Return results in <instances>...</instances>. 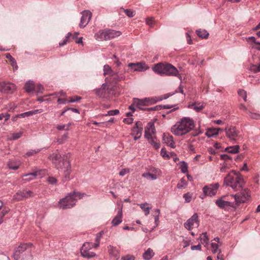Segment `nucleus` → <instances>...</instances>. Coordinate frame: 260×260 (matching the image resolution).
Segmentation results:
<instances>
[{"label":"nucleus","mask_w":260,"mask_h":260,"mask_svg":"<svg viewBox=\"0 0 260 260\" xmlns=\"http://www.w3.org/2000/svg\"><path fill=\"white\" fill-rule=\"evenodd\" d=\"M71 154L64 153L62 155L54 153L50 156V159L57 169H61L64 172L66 179L69 178L71 173V164L69 160Z\"/></svg>","instance_id":"nucleus-1"},{"label":"nucleus","mask_w":260,"mask_h":260,"mask_svg":"<svg viewBox=\"0 0 260 260\" xmlns=\"http://www.w3.org/2000/svg\"><path fill=\"white\" fill-rule=\"evenodd\" d=\"M195 124L193 120L188 117L180 119L171 127L172 133L177 136H182L193 129Z\"/></svg>","instance_id":"nucleus-2"},{"label":"nucleus","mask_w":260,"mask_h":260,"mask_svg":"<svg viewBox=\"0 0 260 260\" xmlns=\"http://www.w3.org/2000/svg\"><path fill=\"white\" fill-rule=\"evenodd\" d=\"M224 183L238 191L243 187L244 182L240 173L233 170L224 178Z\"/></svg>","instance_id":"nucleus-3"},{"label":"nucleus","mask_w":260,"mask_h":260,"mask_svg":"<svg viewBox=\"0 0 260 260\" xmlns=\"http://www.w3.org/2000/svg\"><path fill=\"white\" fill-rule=\"evenodd\" d=\"M85 195L84 193L75 191L69 193L65 198L59 200V207L62 209L71 208L75 206L78 199H82Z\"/></svg>","instance_id":"nucleus-4"},{"label":"nucleus","mask_w":260,"mask_h":260,"mask_svg":"<svg viewBox=\"0 0 260 260\" xmlns=\"http://www.w3.org/2000/svg\"><path fill=\"white\" fill-rule=\"evenodd\" d=\"M121 35L120 31L113 29H105L99 31L95 35V38L99 41L109 40L119 37Z\"/></svg>","instance_id":"nucleus-5"},{"label":"nucleus","mask_w":260,"mask_h":260,"mask_svg":"<svg viewBox=\"0 0 260 260\" xmlns=\"http://www.w3.org/2000/svg\"><path fill=\"white\" fill-rule=\"evenodd\" d=\"M99 246L98 243L90 242L84 243L80 249V253L82 256L86 258H91L95 256L94 252L90 251L92 248H96Z\"/></svg>","instance_id":"nucleus-6"},{"label":"nucleus","mask_w":260,"mask_h":260,"mask_svg":"<svg viewBox=\"0 0 260 260\" xmlns=\"http://www.w3.org/2000/svg\"><path fill=\"white\" fill-rule=\"evenodd\" d=\"M235 198L237 204L244 203L248 200L250 197V193L248 189H244L240 192L232 196Z\"/></svg>","instance_id":"nucleus-7"},{"label":"nucleus","mask_w":260,"mask_h":260,"mask_svg":"<svg viewBox=\"0 0 260 260\" xmlns=\"http://www.w3.org/2000/svg\"><path fill=\"white\" fill-rule=\"evenodd\" d=\"M219 186V185L218 183L210 184L205 186L203 188L204 196L212 197L215 196L217 192Z\"/></svg>","instance_id":"nucleus-8"},{"label":"nucleus","mask_w":260,"mask_h":260,"mask_svg":"<svg viewBox=\"0 0 260 260\" xmlns=\"http://www.w3.org/2000/svg\"><path fill=\"white\" fill-rule=\"evenodd\" d=\"M199 225V221L197 213H194L184 224V227L188 230H191L194 228H198Z\"/></svg>","instance_id":"nucleus-9"},{"label":"nucleus","mask_w":260,"mask_h":260,"mask_svg":"<svg viewBox=\"0 0 260 260\" xmlns=\"http://www.w3.org/2000/svg\"><path fill=\"white\" fill-rule=\"evenodd\" d=\"M161 171L155 168H153L149 170L142 174V176L150 180H155L161 175Z\"/></svg>","instance_id":"nucleus-10"},{"label":"nucleus","mask_w":260,"mask_h":260,"mask_svg":"<svg viewBox=\"0 0 260 260\" xmlns=\"http://www.w3.org/2000/svg\"><path fill=\"white\" fill-rule=\"evenodd\" d=\"M133 101L134 105L141 110H144L143 107L148 106L153 103L152 99L149 98L142 99L134 98Z\"/></svg>","instance_id":"nucleus-11"},{"label":"nucleus","mask_w":260,"mask_h":260,"mask_svg":"<svg viewBox=\"0 0 260 260\" xmlns=\"http://www.w3.org/2000/svg\"><path fill=\"white\" fill-rule=\"evenodd\" d=\"M33 192L30 190L23 189L22 190H19L13 196V200L15 201H21L23 199L28 198L32 197Z\"/></svg>","instance_id":"nucleus-12"},{"label":"nucleus","mask_w":260,"mask_h":260,"mask_svg":"<svg viewBox=\"0 0 260 260\" xmlns=\"http://www.w3.org/2000/svg\"><path fill=\"white\" fill-rule=\"evenodd\" d=\"M143 131V127L142 122L140 121H137L135 123V126L132 129L131 135L134 136V139L137 140L139 139L142 136Z\"/></svg>","instance_id":"nucleus-13"},{"label":"nucleus","mask_w":260,"mask_h":260,"mask_svg":"<svg viewBox=\"0 0 260 260\" xmlns=\"http://www.w3.org/2000/svg\"><path fill=\"white\" fill-rule=\"evenodd\" d=\"M226 136L231 141L237 140L239 132L234 126H230L225 128Z\"/></svg>","instance_id":"nucleus-14"},{"label":"nucleus","mask_w":260,"mask_h":260,"mask_svg":"<svg viewBox=\"0 0 260 260\" xmlns=\"http://www.w3.org/2000/svg\"><path fill=\"white\" fill-rule=\"evenodd\" d=\"M92 13L88 10H85L82 12V16L79 23V27L84 28L88 23L91 19Z\"/></svg>","instance_id":"nucleus-15"},{"label":"nucleus","mask_w":260,"mask_h":260,"mask_svg":"<svg viewBox=\"0 0 260 260\" xmlns=\"http://www.w3.org/2000/svg\"><path fill=\"white\" fill-rule=\"evenodd\" d=\"M32 244L31 243H22L15 249L14 252V257L15 259L17 260L19 258L20 255L29 247L32 246Z\"/></svg>","instance_id":"nucleus-16"},{"label":"nucleus","mask_w":260,"mask_h":260,"mask_svg":"<svg viewBox=\"0 0 260 260\" xmlns=\"http://www.w3.org/2000/svg\"><path fill=\"white\" fill-rule=\"evenodd\" d=\"M128 66L134 71L137 72H144L149 69L148 66L144 62L137 63H129Z\"/></svg>","instance_id":"nucleus-17"},{"label":"nucleus","mask_w":260,"mask_h":260,"mask_svg":"<svg viewBox=\"0 0 260 260\" xmlns=\"http://www.w3.org/2000/svg\"><path fill=\"white\" fill-rule=\"evenodd\" d=\"M15 89V85L9 82L0 83V91L7 93H11Z\"/></svg>","instance_id":"nucleus-18"},{"label":"nucleus","mask_w":260,"mask_h":260,"mask_svg":"<svg viewBox=\"0 0 260 260\" xmlns=\"http://www.w3.org/2000/svg\"><path fill=\"white\" fill-rule=\"evenodd\" d=\"M178 73V70L174 66L170 63H166L164 75L177 76Z\"/></svg>","instance_id":"nucleus-19"},{"label":"nucleus","mask_w":260,"mask_h":260,"mask_svg":"<svg viewBox=\"0 0 260 260\" xmlns=\"http://www.w3.org/2000/svg\"><path fill=\"white\" fill-rule=\"evenodd\" d=\"M95 92L98 96L104 98L109 92V88L107 83H103L101 88L95 89Z\"/></svg>","instance_id":"nucleus-20"},{"label":"nucleus","mask_w":260,"mask_h":260,"mask_svg":"<svg viewBox=\"0 0 260 260\" xmlns=\"http://www.w3.org/2000/svg\"><path fill=\"white\" fill-rule=\"evenodd\" d=\"M156 131L154 123L152 122L148 123L147 126L145 127L144 137L145 138L152 136L153 134H155Z\"/></svg>","instance_id":"nucleus-21"},{"label":"nucleus","mask_w":260,"mask_h":260,"mask_svg":"<svg viewBox=\"0 0 260 260\" xmlns=\"http://www.w3.org/2000/svg\"><path fill=\"white\" fill-rule=\"evenodd\" d=\"M225 196H222L215 201L216 205L220 208H224L226 207H233L234 203L224 200Z\"/></svg>","instance_id":"nucleus-22"},{"label":"nucleus","mask_w":260,"mask_h":260,"mask_svg":"<svg viewBox=\"0 0 260 260\" xmlns=\"http://www.w3.org/2000/svg\"><path fill=\"white\" fill-rule=\"evenodd\" d=\"M206 105V104L205 103L195 102L192 104H189L187 107L193 109L197 112H199L205 107Z\"/></svg>","instance_id":"nucleus-23"},{"label":"nucleus","mask_w":260,"mask_h":260,"mask_svg":"<svg viewBox=\"0 0 260 260\" xmlns=\"http://www.w3.org/2000/svg\"><path fill=\"white\" fill-rule=\"evenodd\" d=\"M122 208L118 209L116 216L113 219L111 223L113 226H117L122 222Z\"/></svg>","instance_id":"nucleus-24"},{"label":"nucleus","mask_w":260,"mask_h":260,"mask_svg":"<svg viewBox=\"0 0 260 260\" xmlns=\"http://www.w3.org/2000/svg\"><path fill=\"white\" fill-rule=\"evenodd\" d=\"M162 140L165 143L172 148L175 147V143L173 141V138L168 134H164Z\"/></svg>","instance_id":"nucleus-25"},{"label":"nucleus","mask_w":260,"mask_h":260,"mask_svg":"<svg viewBox=\"0 0 260 260\" xmlns=\"http://www.w3.org/2000/svg\"><path fill=\"white\" fill-rule=\"evenodd\" d=\"M166 64L159 62L154 65L153 67V71L160 75H164V70L165 69Z\"/></svg>","instance_id":"nucleus-26"},{"label":"nucleus","mask_w":260,"mask_h":260,"mask_svg":"<svg viewBox=\"0 0 260 260\" xmlns=\"http://www.w3.org/2000/svg\"><path fill=\"white\" fill-rule=\"evenodd\" d=\"M43 112V110L41 109L34 110L26 112H24V113H21L20 114H18L17 115H16V117L24 118L26 117H29V116H32L33 115H35L36 114L41 113Z\"/></svg>","instance_id":"nucleus-27"},{"label":"nucleus","mask_w":260,"mask_h":260,"mask_svg":"<svg viewBox=\"0 0 260 260\" xmlns=\"http://www.w3.org/2000/svg\"><path fill=\"white\" fill-rule=\"evenodd\" d=\"M108 251L109 254L116 259L119 258V251L118 249H117L115 247H114L111 245H109L108 247Z\"/></svg>","instance_id":"nucleus-28"},{"label":"nucleus","mask_w":260,"mask_h":260,"mask_svg":"<svg viewBox=\"0 0 260 260\" xmlns=\"http://www.w3.org/2000/svg\"><path fill=\"white\" fill-rule=\"evenodd\" d=\"M148 142L155 149H158L160 148V145L159 141H157L155 136H151L146 138Z\"/></svg>","instance_id":"nucleus-29"},{"label":"nucleus","mask_w":260,"mask_h":260,"mask_svg":"<svg viewBox=\"0 0 260 260\" xmlns=\"http://www.w3.org/2000/svg\"><path fill=\"white\" fill-rule=\"evenodd\" d=\"M222 129L220 128H211L207 129L206 135L208 138L213 137L215 136L218 135L219 131Z\"/></svg>","instance_id":"nucleus-30"},{"label":"nucleus","mask_w":260,"mask_h":260,"mask_svg":"<svg viewBox=\"0 0 260 260\" xmlns=\"http://www.w3.org/2000/svg\"><path fill=\"white\" fill-rule=\"evenodd\" d=\"M103 74L104 76L109 75L111 77L114 76L116 74V72H114L111 67L108 64L104 65L103 67Z\"/></svg>","instance_id":"nucleus-31"},{"label":"nucleus","mask_w":260,"mask_h":260,"mask_svg":"<svg viewBox=\"0 0 260 260\" xmlns=\"http://www.w3.org/2000/svg\"><path fill=\"white\" fill-rule=\"evenodd\" d=\"M148 205L149 204L147 203L139 204V206L143 211L146 216H147L149 214L150 210L151 209V208L150 207H149Z\"/></svg>","instance_id":"nucleus-32"},{"label":"nucleus","mask_w":260,"mask_h":260,"mask_svg":"<svg viewBox=\"0 0 260 260\" xmlns=\"http://www.w3.org/2000/svg\"><path fill=\"white\" fill-rule=\"evenodd\" d=\"M25 90L27 92L34 91L35 87V85L33 81H27L25 85Z\"/></svg>","instance_id":"nucleus-33"},{"label":"nucleus","mask_w":260,"mask_h":260,"mask_svg":"<svg viewBox=\"0 0 260 260\" xmlns=\"http://www.w3.org/2000/svg\"><path fill=\"white\" fill-rule=\"evenodd\" d=\"M154 255V253L153 252V250L148 248L143 255V258L145 260H150Z\"/></svg>","instance_id":"nucleus-34"},{"label":"nucleus","mask_w":260,"mask_h":260,"mask_svg":"<svg viewBox=\"0 0 260 260\" xmlns=\"http://www.w3.org/2000/svg\"><path fill=\"white\" fill-rule=\"evenodd\" d=\"M225 151L230 153L236 154L239 151V146L238 145H235L228 147L225 149Z\"/></svg>","instance_id":"nucleus-35"},{"label":"nucleus","mask_w":260,"mask_h":260,"mask_svg":"<svg viewBox=\"0 0 260 260\" xmlns=\"http://www.w3.org/2000/svg\"><path fill=\"white\" fill-rule=\"evenodd\" d=\"M8 167L10 169L16 170L19 168V164L15 161L10 160L8 162Z\"/></svg>","instance_id":"nucleus-36"},{"label":"nucleus","mask_w":260,"mask_h":260,"mask_svg":"<svg viewBox=\"0 0 260 260\" xmlns=\"http://www.w3.org/2000/svg\"><path fill=\"white\" fill-rule=\"evenodd\" d=\"M196 32L199 37L202 38L203 39L206 38L209 35V33H208L207 31L205 29L197 30L196 31Z\"/></svg>","instance_id":"nucleus-37"},{"label":"nucleus","mask_w":260,"mask_h":260,"mask_svg":"<svg viewBox=\"0 0 260 260\" xmlns=\"http://www.w3.org/2000/svg\"><path fill=\"white\" fill-rule=\"evenodd\" d=\"M220 245L217 243H212L211 244V246L212 248V252L213 253H216L218 252V253L221 254V250L219 249V246Z\"/></svg>","instance_id":"nucleus-38"},{"label":"nucleus","mask_w":260,"mask_h":260,"mask_svg":"<svg viewBox=\"0 0 260 260\" xmlns=\"http://www.w3.org/2000/svg\"><path fill=\"white\" fill-rule=\"evenodd\" d=\"M200 238V241L202 244H207L208 243L209 239L207 235V233L205 232L202 233Z\"/></svg>","instance_id":"nucleus-39"},{"label":"nucleus","mask_w":260,"mask_h":260,"mask_svg":"<svg viewBox=\"0 0 260 260\" xmlns=\"http://www.w3.org/2000/svg\"><path fill=\"white\" fill-rule=\"evenodd\" d=\"M37 176L36 173H32L30 174H25L23 176L24 180L26 181H30L34 179Z\"/></svg>","instance_id":"nucleus-40"},{"label":"nucleus","mask_w":260,"mask_h":260,"mask_svg":"<svg viewBox=\"0 0 260 260\" xmlns=\"http://www.w3.org/2000/svg\"><path fill=\"white\" fill-rule=\"evenodd\" d=\"M72 36V34L71 32H69L65 37V38L62 40V41L59 43V46H63L65 45L68 42H69L70 38Z\"/></svg>","instance_id":"nucleus-41"},{"label":"nucleus","mask_w":260,"mask_h":260,"mask_svg":"<svg viewBox=\"0 0 260 260\" xmlns=\"http://www.w3.org/2000/svg\"><path fill=\"white\" fill-rule=\"evenodd\" d=\"M112 77H113V79L115 82H118L123 80L125 78V76L123 74H118V73L116 72V74Z\"/></svg>","instance_id":"nucleus-42"},{"label":"nucleus","mask_w":260,"mask_h":260,"mask_svg":"<svg viewBox=\"0 0 260 260\" xmlns=\"http://www.w3.org/2000/svg\"><path fill=\"white\" fill-rule=\"evenodd\" d=\"M187 185V183L184 178L180 179V182L177 184V187L179 189L184 187Z\"/></svg>","instance_id":"nucleus-43"},{"label":"nucleus","mask_w":260,"mask_h":260,"mask_svg":"<svg viewBox=\"0 0 260 260\" xmlns=\"http://www.w3.org/2000/svg\"><path fill=\"white\" fill-rule=\"evenodd\" d=\"M247 114L249 116L253 119H260V114L257 113H253L250 111H248Z\"/></svg>","instance_id":"nucleus-44"},{"label":"nucleus","mask_w":260,"mask_h":260,"mask_svg":"<svg viewBox=\"0 0 260 260\" xmlns=\"http://www.w3.org/2000/svg\"><path fill=\"white\" fill-rule=\"evenodd\" d=\"M154 212H157L156 214H154L153 216L154 217V220L155 223H156V225H158L159 222V214H160V210L158 209H154L153 211Z\"/></svg>","instance_id":"nucleus-45"},{"label":"nucleus","mask_w":260,"mask_h":260,"mask_svg":"<svg viewBox=\"0 0 260 260\" xmlns=\"http://www.w3.org/2000/svg\"><path fill=\"white\" fill-rule=\"evenodd\" d=\"M239 96L242 97L245 102L247 101V93L243 89H239L238 91Z\"/></svg>","instance_id":"nucleus-46"},{"label":"nucleus","mask_w":260,"mask_h":260,"mask_svg":"<svg viewBox=\"0 0 260 260\" xmlns=\"http://www.w3.org/2000/svg\"><path fill=\"white\" fill-rule=\"evenodd\" d=\"M44 90V87L43 86L40 84H38L37 85H35V87L34 91H35L36 93H42Z\"/></svg>","instance_id":"nucleus-47"},{"label":"nucleus","mask_w":260,"mask_h":260,"mask_svg":"<svg viewBox=\"0 0 260 260\" xmlns=\"http://www.w3.org/2000/svg\"><path fill=\"white\" fill-rule=\"evenodd\" d=\"M125 14L129 17H133L135 15V11L131 9H123Z\"/></svg>","instance_id":"nucleus-48"},{"label":"nucleus","mask_w":260,"mask_h":260,"mask_svg":"<svg viewBox=\"0 0 260 260\" xmlns=\"http://www.w3.org/2000/svg\"><path fill=\"white\" fill-rule=\"evenodd\" d=\"M188 167L186 162L183 161L181 165V171L183 173H185L188 171Z\"/></svg>","instance_id":"nucleus-49"},{"label":"nucleus","mask_w":260,"mask_h":260,"mask_svg":"<svg viewBox=\"0 0 260 260\" xmlns=\"http://www.w3.org/2000/svg\"><path fill=\"white\" fill-rule=\"evenodd\" d=\"M220 158L222 160H224V162L226 163L229 160H231L232 159V157L225 154L220 155Z\"/></svg>","instance_id":"nucleus-50"},{"label":"nucleus","mask_w":260,"mask_h":260,"mask_svg":"<svg viewBox=\"0 0 260 260\" xmlns=\"http://www.w3.org/2000/svg\"><path fill=\"white\" fill-rule=\"evenodd\" d=\"M40 151V149H35V150H30L26 152V153L25 154V155L26 156H31L36 153H38Z\"/></svg>","instance_id":"nucleus-51"},{"label":"nucleus","mask_w":260,"mask_h":260,"mask_svg":"<svg viewBox=\"0 0 260 260\" xmlns=\"http://www.w3.org/2000/svg\"><path fill=\"white\" fill-rule=\"evenodd\" d=\"M121 260H135V257L133 255L127 254L122 256Z\"/></svg>","instance_id":"nucleus-52"},{"label":"nucleus","mask_w":260,"mask_h":260,"mask_svg":"<svg viewBox=\"0 0 260 260\" xmlns=\"http://www.w3.org/2000/svg\"><path fill=\"white\" fill-rule=\"evenodd\" d=\"M119 111L118 110H110L108 112V113L106 114V116H113L119 114Z\"/></svg>","instance_id":"nucleus-53"},{"label":"nucleus","mask_w":260,"mask_h":260,"mask_svg":"<svg viewBox=\"0 0 260 260\" xmlns=\"http://www.w3.org/2000/svg\"><path fill=\"white\" fill-rule=\"evenodd\" d=\"M16 107H17V105L15 103H10L7 106V108L9 111H14Z\"/></svg>","instance_id":"nucleus-54"},{"label":"nucleus","mask_w":260,"mask_h":260,"mask_svg":"<svg viewBox=\"0 0 260 260\" xmlns=\"http://www.w3.org/2000/svg\"><path fill=\"white\" fill-rule=\"evenodd\" d=\"M250 69L254 73H257L260 72L258 65L252 64L250 66Z\"/></svg>","instance_id":"nucleus-55"},{"label":"nucleus","mask_w":260,"mask_h":260,"mask_svg":"<svg viewBox=\"0 0 260 260\" xmlns=\"http://www.w3.org/2000/svg\"><path fill=\"white\" fill-rule=\"evenodd\" d=\"M183 198L186 203H189L191 200V196L189 193H186L183 195Z\"/></svg>","instance_id":"nucleus-56"},{"label":"nucleus","mask_w":260,"mask_h":260,"mask_svg":"<svg viewBox=\"0 0 260 260\" xmlns=\"http://www.w3.org/2000/svg\"><path fill=\"white\" fill-rule=\"evenodd\" d=\"M21 135H22V133L21 132L14 133V134H12V138L11 139V140H16V139H19V138L21 137Z\"/></svg>","instance_id":"nucleus-57"},{"label":"nucleus","mask_w":260,"mask_h":260,"mask_svg":"<svg viewBox=\"0 0 260 260\" xmlns=\"http://www.w3.org/2000/svg\"><path fill=\"white\" fill-rule=\"evenodd\" d=\"M47 181L51 184H55L57 182V179L53 177H49Z\"/></svg>","instance_id":"nucleus-58"},{"label":"nucleus","mask_w":260,"mask_h":260,"mask_svg":"<svg viewBox=\"0 0 260 260\" xmlns=\"http://www.w3.org/2000/svg\"><path fill=\"white\" fill-rule=\"evenodd\" d=\"M129 172V169H128V168L123 169L120 171L119 174L121 176H123L127 173H128Z\"/></svg>","instance_id":"nucleus-59"},{"label":"nucleus","mask_w":260,"mask_h":260,"mask_svg":"<svg viewBox=\"0 0 260 260\" xmlns=\"http://www.w3.org/2000/svg\"><path fill=\"white\" fill-rule=\"evenodd\" d=\"M103 232H100L96 235L95 241L96 242L95 243H98L99 244L100 240L103 235Z\"/></svg>","instance_id":"nucleus-60"},{"label":"nucleus","mask_w":260,"mask_h":260,"mask_svg":"<svg viewBox=\"0 0 260 260\" xmlns=\"http://www.w3.org/2000/svg\"><path fill=\"white\" fill-rule=\"evenodd\" d=\"M67 137H68V134H65L62 136L61 138L58 139L57 142L59 144H62L63 143L64 141L66 139H67Z\"/></svg>","instance_id":"nucleus-61"},{"label":"nucleus","mask_w":260,"mask_h":260,"mask_svg":"<svg viewBox=\"0 0 260 260\" xmlns=\"http://www.w3.org/2000/svg\"><path fill=\"white\" fill-rule=\"evenodd\" d=\"M133 121V118L132 117H128L123 119V122L126 124H130Z\"/></svg>","instance_id":"nucleus-62"},{"label":"nucleus","mask_w":260,"mask_h":260,"mask_svg":"<svg viewBox=\"0 0 260 260\" xmlns=\"http://www.w3.org/2000/svg\"><path fill=\"white\" fill-rule=\"evenodd\" d=\"M146 23L150 25V26H152L154 23V19L153 18H147L146 20Z\"/></svg>","instance_id":"nucleus-63"},{"label":"nucleus","mask_w":260,"mask_h":260,"mask_svg":"<svg viewBox=\"0 0 260 260\" xmlns=\"http://www.w3.org/2000/svg\"><path fill=\"white\" fill-rule=\"evenodd\" d=\"M239 108L241 110L246 112L247 114L248 113V111H249L248 110L246 106L243 104L240 105Z\"/></svg>","instance_id":"nucleus-64"}]
</instances>
